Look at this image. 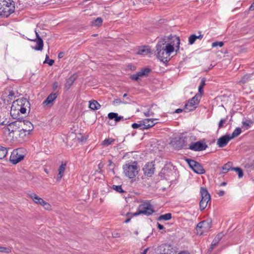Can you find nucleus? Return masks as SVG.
I'll return each mask as SVG.
<instances>
[{
    "instance_id": "obj_5",
    "label": "nucleus",
    "mask_w": 254,
    "mask_h": 254,
    "mask_svg": "<svg viewBox=\"0 0 254 254\" xmlns=\"http://www.w3.org/2000/svg\"><path fill=\"white\" fill-rule=\"evenodd\" d=\"M200 193L201 198L199 202V207L201 210H203L207 206L208 202L210 201L211 197L206 188L201 187Z\"/></svg>"
},
{
    "instance_id": "obj_32",
    "label": "nucleus",
    "mask_w": 254,
    "mask_h": 254,
    "mask_svg": "<svg viewBox=\"0 0 254 254\" xmlns=\"http://www.w3.org/2000/svg\"><path fill=\"white\" fill-rule=\"evenodd\" d=\"M172 218V214L170 213H166L164 215H160L158 218L157 220L158 221L161 220H169L171 219Z\"/></svg>"
},
{
    "instance_id": "obj_35",
    "label": "nucleus",
    "mask_w": 254,
    "mask_h": 254,
    "mask_svg": "<svg viewBox=\"0 0 254 254\" xmlns=\"http://www.w3.org/2000/svg\"><path fill=\"white\" fill-rule=\"evenodd\" d=\"M251 77V76L250 74H246L244 75L239 81V83L243 84L246 83L250 79Z\"/></svg>"
},
{
    "instance_id": "obj_27",
    "label": "nucleus",
    "mask_w": 254,
    "mask_h": 254,
    "mask_svg": "<svg viewBox=\"0 0 254 254\" xmlns=\"http://www.w3.org/2000/svg\"><path fill=\"white\" fill-rule=\"evenodd\" d=\"M103 23V19L101 17H98L91 21L90 24L92 26L99 27Z\"/></svg>"
},
{
    "instance_id": "obj_9",
    "label": "nucleus",
    "mask_w": 254,
    "mask_h": 254,
    "mask_svg": "<svg viewBox=\"0 0 254 254\" xmlns=\"http://www.w3.org/2000/svg\"><path fill=\"white\" fill-rule=\"evenodd\" d=\"M155 164L154 162H147L142 168L143 174L145 176L151 177L155 172Z\"/></svg>"
},
{
    "instance_id": "obj_6",
    "label": "nucleus",
    "mask_w": 254,
    "mask_h": 254,
    "mask_svg": "<svg viewBox=\"0 0 254 254\" xmlns=\"http://www.w3.org/2000/svg\"><path fill=\"white\" fill-rule=\"evenodd\" d=\"M185 160L190 167L196 174H203L205 173V170L199 162L189 158H186Z\"/></svg>"
},
{
    "instance_id": "obj_19",
    "label": "nucleus",
    "mask_w": 254,
    "mask_h": 254,
    "mask_svg": "<svg viewBox=\"0 0 254 254\" xmlns=\"http://www.w3.org/2000/svg\"><path fill=\"white\" fill-rule=\"evenodd\" d=\"M108 117L110 120H114L116 122H119L124 120V117L119 116L118 113L111 112L108 114Z\"/></svg>"
},
{
    "instance_id": "obj_13",
    "label": "nucleus",
    "mask_w": 254,
    "mask_h": 254,
    "mask_svg": "<svg viewBox=\"0 0 254 254\" xmlns=\"http://www.w3.org/2000/svg\"><path fill=\"white\" fill-rule=\"evenodd\" d=\"M231 139L230 135H223L218 139L217 144L219 147H225Z\"/></svg>"
},
{
    "instance_id": "obj_36",
    "label": "nucleus",
    "mask_w": 254,
    "mask_h": 254,
    "mask_svg": "<svg viewBox=\"0 0 254 254\" xmlns=\"http://www.w3.org/2000/svg\"><path fill=\"white\" fill-rule=\"evenodd\" d=\"M243 127L245 129H248L253 124V122L250 120H246L242 122Z\"/></svg>"
},
{
    "instance_id": "obj_2",
    "label": "nucleus",
    "mask_w": 254,
    "mask_h": 254,
    "mask_svg": "<svg viewBox=\"0 0 254 254\" xmlns=\"http://www.w3.org/2000/svg\"><path fill=\"white\" fill-rule=\"evenodd\" d=\"M15 10L12 0H0V18H7Z\"/></svg>"
},
{
    "instance_id": "obj_20",
    "label": "nucleus",
    "mask_w": 254,
    "mask_h": 254,
    "mask_svg": "<svg viewBox=\"0 0 254 254\" xmlns=\"http://www.w3.org/2000/svg\"><path fill=\"white\" fill-rule=\"evenodd\" d=\"M66 163H64L63 162H62V164L60 165L59 168V173L57 175V180L58 181H60L61 179L62 178V177H63L64 176V171H65V167H66Z\"/></svg>"
},
{
    "instance_id": "obj_30",
    "label": "nucleus",
    "mask_w": 254,
    "mask_h": 254,
    "mask_svg": "<svg viewBox=\"0 0 254 254\" xmlns=\"http://www.w3.org/2000/svg\"><path fill=\"white\" fill-rule=\"evenodd\" d=\"M171 168L169 167L168 165H165L161 170L159 176L160 177H163L164 175H165L167 174V176L169 175L168 174L171 171Z\"/></svg>"
},
{
    "instance_id": "obj_10",
    "label": "nucleus",
    "mask_w": 254,
    "mask_h": 254,
    "mask_svg": "<svg viewBox=\"0 0 254 254\" xmlns=\"http://www.w3.org/2000/svg\"><path fill=\"white\" fill-rule=\"evenodd\" d=\"M207 147L205 142L200 140L191 143L188 148L195 151H200L205 150Z\"/></svg>"
},
{
    "instance_id": "obj_52",
    "label": "nucleus",
    "mask_w": 254,
    "mask_h": 254,
    "mask_svg": "<svg viewBox=\"0 0 254 254\" xmlns=\"http://www.w3.org/2000/svg\"><path fill=\"white\" fill-rule=\"evenodd\" d=\"M205 81H206V79L205 78H202L201 80L199 86L204 87L205 85Z\"/></svg>"
},
{
    "instance_id": "obj_45",
    "label": "nucleus",
    "mask_w": 254,
    "mask_h": 254,
    "mask_svg": "<svg viewBox=\"0 0 254 254\" xmlns=\"http://www.w3.org/2000/svg\"><path fill=\"white\" fill-rule=\"evenodd\" d=\"M144 114L146 117L153 116L154 113L152 112L150 108L148 109L147 112H144Z\"/></svg>"
},
{
    "instance_id": "obj_25",
    "label": "nucleus",
    "mask_w": 254,
    "mask_h": 254,
    "mask_svg": "<svg viewBox=\"0 0 254 254\" xmlns=\"http://www.w3.org/2000/svg\"><path fill=\"white\" fill-rule=\"evenodd\" d=\"M101 107L99 103L96 100H93L89 101V107L92 110H97Z\"/></svg>"
},
{
    "instance_id": "obj_39",
    "label": "nucleus",
    "mask_w": 254,
    "mask_h": 254,
    "mask_svg": "<svg viewBox=\"0 0 254 254\" xmlns=\"http://www.w3.org/2000/svg\"><path fill=\"white\" fill-rule=\"evenodd\" d=\"M233 170L235 171L236 172H237L238 173V177L239 178L243 177V176L244 175V173H243V171L242 169H241L239 167H235V168L234 167Z\"/></svg>"
},
{
    "instance_id": "obj_3",
    "label": "nucleus",
    "mask_w": 254,
    "mask_h": 254,
    "mask_svg": "<svg viewBox=\"0 0 254 254\" xmlns=\"http://www.w3.org/2000/svg\"><path fill=\"white\" fill-rule=\"evenodd\" d=\"M124 173L129 179L134 178L140 171V167L136 161L126 163L123 166Z\"/></svg>"
},
{
    "instance_id": "obj_29",
    "label": "nucleus",
    "mask_w": 254,
    "mask_h": 254,
    "mask_svg": "<svg viewBox=\"0 0 254 254\" xmlns=\"http://www.w3.org/2000/svg\"><path fill=\"white\" fill-rule=\"evenodd\" d=\"M115 139L112 138H106L104 140L102 143L101 145L104 147H107L109 145L112 144L115 142Z\"/></svg>"
},
{
    "instance_id": "obj_34",
    "label": "nucleus",
    "mask_w": 254,
    "mask_h": 254,
    "mask_svg": "<svg viewBox=\"0 0 254 254\" xmlns=\"http://www.w3.org/2000/svg\"><path fill=\"white\" fill-rule=\"evenodd\" d=\"M242 132V129L240 127H237L235 128V129L233 131L231 135H230V137L231 139H233V138H235L236 137H237L238 135H239Z\"/></svg>"
},
{
    "instance_id": "obj_11",
    "label": "nucleus",
    "mask_w": 254,
    "mask_h": 254,
    "mask_svg": "<svg viewBox=\"0 0 254 254\" xmlns=\"http://www.w3.org/2000/svg\"><path fill=\"white\" fill-rule=\"evenodd\" d=\"M19 149L14 150L10 156L9 161L13 164H16L23 159L24 156L19 153Z\"/></svg>"
},
{
    "instance_id": "obj_28",
    "label": "nucleus",
    "mask_w": 254,
    "mask_h": 254,
    "mask_svg": "<svg viewBox=\"0 0 254 254\" xmlns=\"http://www.w3.org/2000/svg\"><path fill=\"white\" fill-rule=\"evenodd\" d=\"M141 77L148 76V74L151 72V69L149 67H145L142 68L140 71H138Z\"/></svg>"
},
{
    "instance_id": "obj_57",
    "label": "nucleus",
    "mask_w": 254,
    "mask_h": 254,
    "mask_svg": "<svg viewBox=\"0 0 254 254\" xmlns=\"http://www.w3.org/2000/svg\"><path fill=\"white\" fill-rule=\"evenodd\" d=\"M218 243H219L218 242L214 239L211 243V246L214 248L217 245Z\"/></svg>"
},
{
    "instance_id": "obj_12",
    "label": "nucleus",
    "mask_w": 254,
    "mask_h": 254,
    "mask_svg": "<svg viewBox=\"0 0 254 254\" xmlns=\"http://www.w3.org/2000/svg\"><path fill=\"white\" fill-rule=\"evenodd\" d=\"M36 38L35 39H28L29 41H34L36 42V45L34 47H32L33 49L36 51H42L43 49L44 43L42 39L40 36L39 34L35 31Z\"/></svg>"
},
{
    "instance_id": "obj_15",
    "label": "nucleus",
    "mask_w": 254,
    "mask_h": 254,
    "mask_svg": "<svg viewBox=\"0 0 254 254\" xmlns=\"http://www.w3.org/2000/svg\"><path fill=\"white\" fill-rule=\"evenodd\" d=\"M59 95V93L56 92L55 93H51L47 97L46 100L44 101L43 104L46 105H49L50 107L53 106V101L56 100Z\"/></svg>"
},
{
    "instance_id": "obj_47",
    "label": "nucleus",
    "mask_w": 254,
    "mask_h": 254,
    "mask_svg": "<svg viewBox=\"0 0 254 254\" xmlns=\"http://www.w3.org/2000/svg\"><path fill=\"white\" fill-rule=\"evenodd\" d=\"M41 205H42L46 210H50L51 207V205L45 201H44V203H43Z\"/></svg>"
},
{
    "instance_id": "obj_22",
    "label": "nucleus",
    "mask_w": 254,
    "mask_h": 254,
    "mask_svg": "<svg viewBox=\"0 0 254 254\" xmlns=\"http://www.w3.org/2000/svg\"><path fill=\"white\" fill-rule=\"evenodd\" d=\"M233 163L231 162H228L224 164L222 167V173L223 174L227 173L230 170H233L234 168L232 167Z\"/></svg>"
},
{
    "instance_id": "obj_58",
    "label": "nucleus",
    "mask_w": 254,
    "mask_h": 254,
    "mask_svg": "<svg viewBox=\"0 0 254 254\" xmlns=\"http://www.w3.org/2000/svg\"><path fill=\"white\" fill-rule=\"evenodd\" d=\"M157 227L159 230H163L165 229L163 225H161V224L157 223Z\"/></svg>"
},
{
    "instance_id": "obj_60",
    "label": "nucleus",
    "mask_w": 254,
    "mask_h": 254,
    "mask_svg": "<svg viewBox=\"0 0 254 254\" xmlns=\"http://www.w3.org/2000/svg\"><path fill=\"white\" fill-rule=\"evenodd\" d=\"M64 56V52H61L59 53L58 54V58L59 59H61V58H63Z\"/></svg>"
},
{
    "instance_id": "obj_43",
    "label": "nucleus",
    "mask_w": 254,
    "mask_h": 254,
    "mask_svg": "<svg viewBox=\"0 0 254 254\" xmlns=\"http://www.w3.org/2000/svg\"><path fill=\"white\" fill-rule=\"evenodd\" d=\"M0 252L9 253L11 252V249L8 247H2L0 246Z\"/></svg>"
},
{
    "instance_id": "obj_24",
    "label": "nucleus",
    "mask_w": 254,
    "mask_h": 254,
    "mask_svg": "<svg viewBox=\"0 0 254 254\" xmlns=\"http://www.w3.org/2000/svg\"><path fill=\"white\" fill-rule=\"evenodd\" d=\"M151 53V49L149 46H143L138 50L137 52L138 55H146Z\"/></svg>"
},
{
    "instance_id": "obj_53",
    "label": "nucleus",
    "mask_w": 254,
    "mask_h": 254,
    "mask_svg": "<svg viewBox=\"0 0 254 254\" xmlns=\"http://www.w3.org/2000/svg\"><path fill=\"white\" fill-rule=\"evenodd\" d=\"M103 164L102 163H100L98 165V168L99 170V172L100 173H102V172H103V171L102 170V168H103Z\"/></svg>"
},
{
    "instance_id": "obj_33",
    "label": "nucleus",
    "mask_w": 254,
    "mask_h": 254,
    "mask_svg": "<svg viewBox=\"0 0 254 254\" xmlns=\"http://www.w3.org/2000/svg\"><path fill=\"white\" fill-rule=\"evenodd\" d=\"M7 154V149L0 145V159H3Z\"/></svg>"
},
{
    "instance_id": "obj_48",
    "label": "nucleus",
    "mask_w": 254,
    "mask_h": 254,
    "mask_svg": "<svg viewBox=\"0 0 254 254\" xmlns=\"http://www.w3.org/2000/svg\"><path fill=\"white\" fill-rule=\"evenodd\" d=\"M59 86V83L57 81H55L52 84V90L55 91L58 88Z\"/></svg>"
},
{
    "instance_id": "obj_64",
    "label": "nucleus",
    "mask_w": 254,
    "mask_h": 254,
    "mask_svg": "<svg viewBox=\"0 0 254 254\" xmlns=\"http://www.w3.org/2000/svg\"><path fill=\"white\" fill-rule=\"evenodd\" d=\"M149 250V248H147L146 249H145L143 252H142L141 253V254H147V251H148Z\"/></svg>"
},
{
    "instance_id": "obj_7",
    "label": "nucleus",
    "mask_w": 254,
    "mask_h": 254,
    "mask_svg": "<svg viewBox=\"0 0 254 254\" xmlns=\"http://www.w3.org/2000/svg\"><path fill=\"white\" fill-rule=\"evenodd\" d=\"M172 143L174 148L178 150L183 148H187V138L184 136L176 138L172 141Z\"/></svg>"
},
{
    "instance_id": "obj_51",
    "label": "nucleus",
    "mask_w": 254,
    "mask_h": 254,
    "mask_svg": "<svg viewBox=\"0 0 254 254\" xmlns=\"http://www.w3.org/2000/svg\"><path fill=\"white\" fill-rule=\"evenodd\" d=\"M203 87H202L201 86H199L198 87V94L201 95V96H202L203 93Z\"/></svg>"
},
{
    "instance_id": "obj_54",
    "label": "nucleus",
    "mask_w": 254,
    "mask_h": 254,
    "mask_svg": "<svg viewBox=\"0 0 254 254\" xmlns=\"http://www.w3.org/2000/svg\"><path fill=\"white\" fill-rule=\"evenodd\" d=\"M79 142H84L86 140V137L84 136H81L80 138H78Z\"/></svg>"
},
{
    "instance_id": "obj_38",
    "label": "nucleus",
    "mask_w": 254,
    "mask_h": 254,
    "mask_svg": "<svg viewBox=\"0 0 254 254\" xmlns=\"http://www.w3.org/2000/svg\"><path fill=\"white\" fill-rule=\"evenodd\" d=\"M112 189L118 192L123 193L125 192L122 188V186L113 185L112 186Z\"/></svg>"
},
{
    "instance_id": "obj_44",
    "label": "nucleus",
    "mask_w": 254,
    "mask_h": 254,
    "mask_svg": "<svg viewBox=\"0 0 254 254\" xmlns=\"http://www.w3.org/2000/svg\"><path fill=\"white\" fill-rule=\"evenodd\" d=\"M223 45H224L223 42H215L212 43V47L213 48L216 47L217 46H219L220 47H221Z\"/></svg>"
},
{
    "instance_id": "obj_23",
    "label": "nucleus",
    "mask_w": 254,
    "mask_h": 254,
    "mask_svg": "<svg viewBox=\"0 0 254 254\" xmlns=\"http://www.w3.org/2000/svg\"><path fill=\"white\" fill-rule=\"evenodd\" d=\"M76 77L77 76L75 74H73L72 75L70 76L66 81V83L65 84V87L67 89L70 88L74 82L75 81Z\"/></svg>"
},
{
    "instance_id": "obj_40",
    "label": "nucleus",
    "mask_w": 254,
    "mask_h": 254,
    "mask_svg": "<svg viewBox=\"0 0 254 254\" xmlns=\"http://www.w3.org/2000/svg\"><path fill=\"white\" fill-rule=\"evenodd\" d=\"M196 41V35L194 34L191 35L189 38V44L192 45Z\"/></svg>"
},
{
    "instance_id": "obj_62",
    "label": "nucleus",
    "mask_w": 254,
    "mask_h": 254,
    "mask_svg": "<svg viewBox=\"0 0 254 254\" xmlns=\"http://www.w3.org/2000/svg\"><path fill=\"white\" fill-rule=\"evenodd\" d=\"M183 111V110L182 109H176L174 113H180L182 112Z\"/></svg>"
},
{
    "instance_id": "obj_17",
    "label": "nucleus",
    "mask_w": 254,
    "mask_h": 254,
    "mask_svg": "<svg viewBox=\"0 0 254 254\" xmlns=\"http://www.w3.org/2000/svg\"><path fill=\"white\" fill-rule=\"evenodd\" d=\"M150 120V119H146L143 120L139 121V124L133 123L131 125V127L134 129L139 128L140 129L143 130L144 129H146L145 128V124H147L148 123H149Z\"/></svg>"
},
{
    "instance_id": "obj_50",
    "label": "nucleus",
    "mask_w": 254,
    "mask_h": 254,
    "mask_svg": "<svg viewBox=\"0 0 254 254\" xmlns=\"http://www.w3.org/2000/svg\"><path fill=\"white\" fill-rule=\"evenodd\" d=\"M221 239L222 235L221 234H219L215 237V238L214 239L219 243L220 241L221 240Z\"/></svg>"
},
{
    "instance_id": "obj_41",
    "label": "nucleus",
    "mask_w": 254,
    "mask_h": 254,
    "mask_svg": "<svg viewBox=\"0 0 254 254\" xmlns=\"http://www.w3.org/2000/svg\"><path fill=\"white\" fill-rule=\"evenodd\" d=\"M54 60L52 59L49 60V56L47 55H46L45 61H44V63H47L50 66H51L54 64Z\"/></svg>"
},
{
    "instance_id": "obj_46",
    "label": "nucleus",
    "mask_w": 254,
    "mask_h": 254,
    "mask_svg": "<svg viewBox=\"0 0 254 254\" xmlns=\"http://www.w3.org/2000/svg\"><path fill=\"white\" fill-rule=\"evenodd\" d=\"M226 122V119H221L218 123L219 129L224 127V124Z\"/></svg>"
},
{
    "instance_id": "obj_55",
    "label": "nucleus",
    "mask_w": 254,
    "mask_h": 254,
    "mask_svg": "<svg viewBox=\"0 0 254 254\" xmlns=\"http://www.w3.org/2000/svg\"><path fill=\"white\" fill-rule=\"evenodd\" d=\"M27 109L24 107H20V109H19V111L21 114H25L26 113Z\"/></svg>"
},
{
    "instance_id": "obj_14",
    "label": "nucleus",
    "mask_w": 254,
    "mask_h": 254,
    "mask_svg": "<svg viewBox=\"0 0 254 254\" xmlns=\"http://www.w3.org/2000/svg\"><path fill=\"white\" fill-rule=\"evenodd\" d=\"M20 127H22V121H16L8 125L7 129L10 132H14L18 129Z\"/></svg>"
},
{
    "instance_id": "obj_18",
    "label": "nucleus",
    "mask_w": 254,
    "mask_h": 254,
    "mask_svg": "<svg viewBox=\"0 0 254 254\" xmlns=\"http://www.w3.org/2000/svg\"><path fill=\"white\" fill-rule=\"evenodd\" d=\"M196 106H195V103H193V102H191V100L190 99L186 104L184 110L186 112H189L190 111H193L196 109Z\"/></svg>"
},
{
    "instance_id": "obj_16",
    "label": "nucleus",
    "mask_w": 254,
    "mask_h": 254,
    "mask_svg": "<svg viewBox=\"0 0 254 254\" xmlns=\"http://www.w3.org/2000/svg\"><path fill=\"white\" fill-rule=\"evenodd\" d=\"M28 125V128H22L19 130V136L24 137L26 134H29L30 132L33 129V126L31 122H26Z\"/></svg>"
},
{
    "instance_id": "obj_59",
    "label": "nucleus",
    "mask_w": 254,
    "mask_h": 254,
    "mask_svg": "<svg viewBox=\"0 0 254 254\" xmlns=\"http://www.w3.org/2000/svg\"><path fill=\"white\" fill-rule=\"evenodd\" d=\"M218 195L219 196H222L225 194V191L224 190H220L218 193Z\"/></svg>"
},
{
    "instance_id": "obj_56",
    "label": "nucleus",
    "mask_w": 254,
    "mask_h": 254,
    "mask_svg": "<svg viewBox=\"0 0 254 254\" xmlns=\"http://www.w3.org/2000/svg\"><path fill=\"white\" fill-rule=\"evenodd\" d=\"M26 122H30L29 121H27V120H23V122H22V125H23L25 126L26 127H25V128H28V125H27Z\"/></svg>"
},
{
    "instance_id": "obj_42",
    "label": "nucleus",
    "mask_w": 254,
    "mask_h": 254,
    "mask_svg": "<svg viewBox=\"0 0 254 254\" xmlns=\"http://www.w3.org/2000/svg\"><path fill=\"white\" fill-rule=\"evenodd\" d=\"M139 77H141L139 72H136L135 74L131 75L130 76V78L132 80L137 81Z\"/></svg>"
},
{
    "instance_id": "obj_63",
    "label": "nucleus",
    "mask_w": 254,
    "mask_h": 254,
    "mask_svg": "<svg viewBox=\"0 0 254 254\" xmlns=\"http://www.w3.org/2000/svg\"><path fill=\"white\" fill-rule=\"evenodd\" d=\"M203 37V35H199L198 36H196V40L198 39H201Z\"/></svg>"
},
{
    "instance_id": "obj_31",
    "label": "nucleus",
    "mask_w": 254,
    "mask_h": 254,
    "mask_svg": "<svg viewBox=\"0 0 254 254\" xmlns=\"http://www.w3.org/2000/svg\"><path fill=\"white\" fill-rule=\"evenodd\" d=\"M150 120L149 121V122L147 124H145V128L146 129H149L151 128V127H153L154 125H155L157 122L156 121L158 120L157 119H149Z\"/></svg>"
},
{
    "instance_id": "obj_49",
    "label": "nucleus",
    "mask_w": 254,
    "mask_h": 254,
    "mask_svg": "<svg viewBox=\"0 0 254 254\" xmlns=\"http://www.w3.org/2000/svg\"><path fill=\"white\" fill-rule=\"evenodd\" d=\"M14 92L13 91H10L8 95V97L10 100H12L13 98H15Z\"/></svg>"
},
{
    "instance_id": "obj_37",
    "label": "nucleus",
    "mask_w": 254,
    "mask_h": 254,
    "mask_svg": "<svg viewBox=\"0 0 254 254\" xmlns=\"http://www.w3.org/2000/svg\"><path fill=\"white\" fill-rule=\"evenodd\" d=\"M201 97L202 96H201V95L197 94L190 99L191 102H193V103H195V105L198 104L199 103Z\"/></svg>"
},
{
    "instance_id": "obj_4",
    "label": "nucleus",
    "mask_w": 254,
    "mask_h": 254,
    "mask_svg": "<svg viewBox=\"0 0 254 254\" xmlns=\"http://www.w3.org/2000/svg\"><path fill=\"white\" fill-rule=\"evenodd\" d=\"M154 212H155V210H154L153 206L149 202H145L139 205L138 210L136 212L133 214L127 213V216H129V215H131V216H136L141 214L146 216H149Z\"/></svg>"
},
{
    "instance_id": "obj_21",
    "label": "nucleus",
    "mask_w": 254,
    "mask_h": 254,
    "mask_svg": "<svg viewBox=\"0 0 254 254\" xmlns=\"http://www.w3.org/2000/svg\"><path fill=\"white\" fill-rule=\"evenodd\" d=\"M17 101L19 103L18 105H19L20 107H24L26 109L28 108L30 110V104L26 98H22L19 100H17Z\"/></svg>"
},
{
    "instance_id": "obj_8",
    "label": "nucleus",
    "mask_w": 254,
    "mask_h": 254,
    "mask_svg": "<svg viewBox=\"0 0 254 254\" xmlns=\"http://www.w3.org/2000/svg\"><path fill=\"white\" fill-rule=\"evenodd\" d=\"M211 220L208 219L201 221L197 224L196 229L201 234L207 232L211 227Z\"/></svg>"
},
{
    "instance_id": "obj_1",
    "label": "nucleus",
    "mask_w": 254,
    "mask_h": 254,
    "mask_svg": "<svg viewBox=\"0 0 254 254\" xmlns=\"http://www.w3.org/2000/svg\"><path fill=\"white\" fill-rule=\"evenodd\" d=\"M168 38L172 40L170 43H167L165 38L159 41L156 46V57L164 63L168 62L171 53L174 50V46L179 48L180 39L179 37L171 35Z\"/></svg>"
},
{
    "instance_id": "obj_26",
    "label": "nucleus",
    "mask_w": 254,
    "mask_h": 254,
    "mask_svg": "<svg viewBox=\"0 0 254 254\" xmlns=\"http://www.w3.org/2000/svg\"><path fill=\"white\" fill-rule=\"evenodd\" d=\"M30 197L37 204L41 205L45 201L43 198L39 197L35 193H32L30 195Z\"/></svg>"
},
{
    "instance_id": "obj_61",
    "label": "nucleus",
    "mask_w": 254,
    "mask_h": 254,
    "mask_svg": "<svg viewBox=\"0 0 254 254\" xmlns=\"http://www.w3.org/2000/svg\"><path fill=\"white\" fill-rule=\"evenodd\" d=\"M249 10L251 11H254V2L250 6Z\"/></svg>"
}]
</instances>
